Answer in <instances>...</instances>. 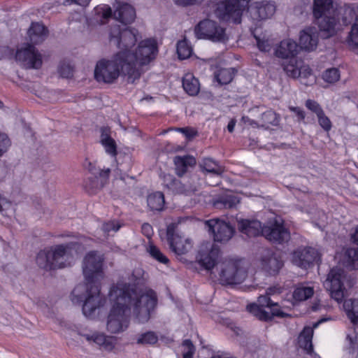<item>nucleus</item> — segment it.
I'll use <instances>...</instances> for the list:
<instances>
[{
    "label": "nucleus",
    "mask_w": 358,
    "mask_h": 358,
    "mask_svg": "<svg viewBox=\"0 0 358 358\" xmlns=\"http://www.w3.org/2000/svg\"><path fill=\"white\" fill-rule=\"evenodd\" d=\"M134 8L128 3L118 4L113 12V17L124 24L131 23L135 19Z\"/></svg>",
    "instance_id": "obj_22"
},
{
    "label": "nucleus",
    "mask_w": 358,
    "mask_h": 358,
    "mask_svg": "<svg viewBox=\"0 0 358 358\" xmlns=\"http://www.w3.org/2000/svg\"><path fill=\"white\" fill-rule=\"evenodd\" d=\"M183 346H185L187 348L188 350L185 353H190L192 352V355L194 354L195 348L194 345L192 344V341L189 339H186L182 342Z\"/></svg>",
    "instance_id": "obj_63"
},
{
    "label": "nucleus",
    "mask_w": 358,
    "mask_h": 358,
    "mask_svg": "<svg viewBox=\"0 0 358 358\" xmlns=\"http://www.w3.org/2000/svg\"><path fill=\"white\" fill-rule=\"evenodd\" d=\"M150 255L159 263L167 264L169 259L160 251V250L153 244H150L147 248Z\"/></svg>",
    "instance_id": "obj_42"
},
{
    "label": "nucleus",
    "mask_w": 358,
    "mask_h": 358,
    "mask_svg": "<svg viewBox=\"0 0 358 358\" xmlns=\"http://www.w3.org/2000/svg\"><path fill=\"white\" fill-rule=\"evenodd\" d=\"M348 43L352 48L358 47V23H355L348 37Z\"/></svg>",
    "instance_id": "obj_48"
},
{
    "label": "nucleus",
    "mask_w": 358,
    "mask_h": 358,
    "mask_svg": "<svg viewBox=\"0 0 358 358\" xmlns=\"http://www.w3.org/2000/svg\"><path fill=\"white\" fill-rule=\"evenodd\" d=\"M28 36L31 45L41 43L48 36V29L42 24L38 22H32L28 29Z\"/></svg>",
    "instance_id": "obj_25"
},
{
    "label": "nucleus",
    "mask_w": 358,
    "mask_h": 358,
    "mask_svg": "<svg viewBox=\"0 0 358 358\" xmlns=\"http://www.w3.org/2000/svg\"><path fill=\"white\" fill-rule=\"evenodd\" d=\"M313 330L310 327H306L298 337V345L303 349L307 353L310 354L313 351Z\"/></svg>",
    "instance_id": "obj_29"
},
{
    "label": "nucleus",
    "mask_w": 358,
    "mask_h": 358,
    "mask_svg": "<svg viewBox=\"0 0 358 358\" xmlns=\"http://www.w3.org/2000/svg\"><path fill=\"white\" fill-rule=\"evenodd\" d=\"M276 6L274 1H262L255 2L248 8V12L253 20H264L271 17L275 13Z\"/></svg>",
    "instance_id": "obj_19"
},
{
    "label": "nucleus",
    "mask_w": 358,
    "mask_h": 358,
    "mask_svg": "<svg viewBox=\"0 0 358 358\" xmlns=\"http://www.w3.org/2000/svg\"><path fill=\"white\" fill-rule=\"evenodd\" d=\"M299 50V46L295 41L291 39H286L282 41L277 45L275 50V55L279 58L287 59L296 57Z\"/></svg>",
    "instance_id": "obj_21"
},
{
    "label": "nucleus",
    "mask_w": 358,
    "mask_h": 358,
    "mask_svg": "<svg viewBox=\"0 0 358 358\" xmlns=\"http://www.w3.org/2000/svg\"><path fill=\"white\" fill-rule=\"evenodd\" d=\"M76 243L58 244L40 250L36 257L38 266L46 271L62 269L69 267L72 264V249Z\"/></svg>",
    "instance_id": "obj_4"
},
{
    "label": "nucleus",
    "mask_w": 358,
    "mask_h": 358,
    "mask_svg": "<svg viewBox=\"0 0 358 358\" xmlns=\"http://www.w3.org/2000/svg\"><path fill=\"white\" fill-rule=\"evenodd\" d=\"M306 106L313 112H314L317 115L318 114H322V112H323L322 108L315 101L308 99L306 101Z\"/></svg>",
    "instance_id": "obj_53"
},
{
    "label": "nucleus",
    "mask_w": 358,
    "mask_h": 358,
    "mask_svg": "<svg viewBox=\"0 0 358 358\" xmlns=\"http://www.w3.org/2000/svg\"><path fill=\"white\" fill-rule=\"evenodd\" d=\"M158 341L157 336L152 331H148L145 334H142L137 339V343L138 344H155Z\"/></svg>",
    "instance_id": "obj_44"
},
{
    "label": "nucleus",
    "mask_w": 358,
    "mask_h": 358,
    "mask_svg": "<svg viewBox=\"0 0 358 358\" xmlns=\"http://www.w3.org/2000/svg\"><path fill=\"white\" fill-rule=\"evenodd\" d=\"M203 171L220 176L224 172V168L211 158H205L200 164Z\"/></svg>",
    "instance_id": "obj_32"
},
{
    "label": "nucleus",
    "mask_w": 358,
    "mask_h": 358,
    "mask_svg": "<svg viewBox=\"0 0 358 358\" xmlns=\"http://www.w3.org/2000/svg\"><path fill=\"white\" fill-rule=\"evenodd\" d=\"M320 259L317 250L311 247L299 248L292 255V262L302 268H308Z\"/></svg>",
    "instance_id": "obj_16"
},
{
    "label": "nucleus",
    "mask_w": 358,
    "mask_h": 358,
    "mask_svg": "<svg viewBox=\"0 0 358 358\" xmlns=\"http://www.w3.org/2000/svg\"><path fill=\"white\" fill-rule=\"evenodd\" d=\"M344 260L346 266L358 270V248H348L345 251Z\"/></svg>",
    "instance_id": "obj_36"
},
{
    "label": "nucleus",
    "mask_w": 358,
    "mask_h": 358,
    "mask_svg": "<svg viewBox=\"0 0 358 358\" xmlns=\"http://www.w3.org/2000/svg\"><path fill=\"white\" fill-rule=\"evenodd\" d=\"M58 72L62 78H69L73 76V67L70 64L63 62L58 67Z\"/></svg>",
    "instance_id": "obj_49"
},
{
    "label": "nucleus",
    "mask_w": 358,
    "mask_h": 358,
    "mask_svg": "<svg viewBox=\"0 0 358 358\" xmlns=\"http://www.w3.org/2000/svg\"><path fill=\"white\" fill-rule=\"evenodd\" d=\"M352 242L358 245V226L356 227L355 232L352 234Z\"/></svg>",
    "instance_id": "obj_64"
},
{
    "label": "nucleus",
    "mask_w": 358,
    "mask_h": 358,
    "mask_svg": "<svg viewBox=\"0 0 358 358\" xmlns=\"http://www.w3.org/2000/svg\"><path fill=\"white\" fill-rule=\"evenodd\" d=\"M317 118L320 125L327 131H329L331 128V123L329 119L324 115V112L322 114H318Z\"/></svg>",
    "instance_id": "obj_52"
},
{
    "label": "nucleus",
    "mask_w": 358,
    "mask_h": 358,
    "mask_svg": "<svg viewBox=\"0 0 358 358\" xmlns=\"http://www.w3.org/2000/svg\"><path fill=\"white\" fill-rule=\"evenodd\" d=\"M176 129L182 132L189 139L196 136L197 134L194 129L189 127L177 128Z\"/></svg>",
    "instance_id": "obj_59"
},
{
    "label": "nucleus",
    "mask_w": 358,
    "mask_h": 358,
    "mask_svg": "<svg viewBox=\"0 0 358 358\" xmlns=\"http://www.w3.org/2000/svg\"><path fill=\"white\" fill-rule=\"evenodd\" d=\"M148 207L151 210H162L164 205L163 193L157 192L148 195L147 199Z\"/></svg>",
    "instance_id": "obj_34"
},
{
    "label": "nucleus",
    "mask_w": 358,
    "mask_h": 358,
    "mask_svg": "<svg viewBox=\"0 0 358 358\" xmlns=\"http://www.w3.org/2000/svg\"><path fill=\"white\" fill-rule=\"evenodd\" d=\"M127 61V55L121 51L110 59L98 61L94 69L95 80L99 83H113L122 73L128 76L130 82L134 83L139 78V73Z\"/></svg>",
    "instance_id": "obj_3"
},
{
    "label": "nucleus",
    "mask_w": 358,
    "mask_h": 358,
    "mask_svg": "<svg viewBox=\"0 0 358 358\" xmlns=\"http://www.w3.org/2000/svg\"><path fill=\"white\" fill-rule=\"evenodd\" d=\"M250 1V0H225L217 5L216 15L222 20L241 23L242 13Z\"/></svg>",
    "instance_id": "obj_8"
},
{
    "label": "nucleus",
    "mask_w": 358,
    "mask_h": 358,
    "mask_svg": "<svg viewBox=\"0 0 358 358\" xmlns=\"http://www.w3.org/2000/svg\"><path fill=\"white\" fill-rule=\"evenodd\" d=\"M176 173L182 177L189 167H193L196 164V159L190 155L176 156L174 157Z\"/></svg>",
    "instance_id": "obj_26"
},
{
    "label": "nucleus",
    "mask_w": 358,
    "mask_h": 358,
    "mask_svg": "<svg viewBox=\"0 0 358 358\" xmlns=\"http://www.w3.org/2000/svg\"><path fill=\"white\" fill-rule=\"evenodd\" d=\"M104 258L97 251H90L84 257L82 264L85 283L75 287L71 294L74 304L83 303V313L92 317L96 309L103 306L106 297L101 294L100 281L103 278Z\"/></svg>",
    "instance_id": "obj_2"
},
{
    "label": "nucleus",
    "mask_w": 358,
    "mask_h": 358,
    "mask_svg": "<svg viewBox=\"0 0 358 358\" xmlns=\"http://www.w3.org/2000/svg\"><path fill=\"white\" fill-rule=\"evenodd\" d=\"M183 189L188 190V192H182V194H185L186 196H190L198 191L197 185L191 182L184 183Z\"/></svg>",
    "instance_id": "obj_56"
},
{
    "label": "nucleus",
    "mask_w": 358,
    "mask_h": 358,
    "mask_svg": "<svg viewBox=\"0 0 358 358\" xmlns=\"http://www.w3.org/2000/svg\"><path fill=\"white\" fill-rule=\"evenodd\" d=\"M236 72L233 68L220 69L215 73V77L220 85H227L231 82Z\"/></svg>",
    "instance_id": "obj_37"
},
{
    "label": "nucleus",
    "mask_w": 358,
    "mask_h": 358,
    "mask_svg": "<svg viewBox=\"0 0 358 358\" xmlns=\"http://www.w3.org/2000/svg\"><path fill=\"white\" fill-rule=\"evenodd\" d=\"M343 306L351 322L358 324V299L346 300Z\"/></svg>",
    "instance_id": "obj_35"
},
{
    "label": "nucleus",
    "mask_w": 358,
    "mask_h": 358,
    "mask_svg": "<svg viewBox=\"0 0 358 358\" xmlns=\"http://www.w3.org/2000/svg\"><path fill=\"white\" fill-rule=\"evenodd\" d=\"M137 31L127 27L122 28L120 25H114L110 27L109 41L111 44L117 46L121 51L129 52L136 42Z\"/></svg>",
    "instance_id": "obj_10"
},
{
    "label": "nucleus",
    "mask_w": 358,
    "mask_h": 358,
    "mask_svg": "<svg viewBox=\"0 0 358 358\" xmlns=\"http://www.w3.org/2000/svg\"><path fill=\"white\" fill-rule=\"evenodd\" d=\"M194 31L198 38H206L213 42H224L227 40L224 29L210 20L200 22Z\"/></svg>",
    "instance_id": "obj_11"
},
{
    "label": "nucleus",
    "mask_w": 358,
    "mask_h": 358,
    "mask_svg": "<svg viewBox=\"0 0 358 358\" xmlns=\"http://www.w3.org/2000/svg\"><path fill=\"white\" fill-rule=\"evenodd\" d=\"M219 280L222 285L241 284L247 277V271L241 262L225 259L219 266Z\"/></svg>",
    "instance_id": "obj_7"
},
{
    "label": "nucleus",
    "mask_w": 358,
    "mask_h": 358,
    "mask_svg": "<svg viewBox=\"0 0 358 358\" xmlns=\"http://www.w3.org/2000/svg\"><path fill=\"white\" fill-rule=\"evenodd\" d=\"M93 343L103 346L106 349H110L113 346L110 338H107L103 334L94 332V338Z\"/></svg>",
    "instance_id": "obj_47"
},
{
    "label": "nucleus",
    "mask_w": 358,
    "mask_h": 358,
    "mask_svg": "<svg viewBox=\"0 0 358 358\" xmlns=\"http://www.w3.org/2000/svg\"><path fill=\"white\" fill-rule=\"evenodd\" d=\"M120 228V225L115 221H110L106 222L102 226V229L104 232H110L111 231H117Z\"/></svg>",
    "instance_id": "obj_54"
},
{
    "label": "nucleus",
    "mask_w": 358,
    "mask_h": 358,
    "mask_svg": "<svg viewBox=\"0 0 358 358\" xmlns=\"http://www.w3.org/2000/svg\"><path fill=\"white\" fill-rule=\"evenodd\" d=\"M300 76L299 77L301 78H308L311 75L312 71L310 69V67L307 65H304L303 62H301V64L300 65Z\"/></svg>",
    "instance_id": "obj_60"
},
{
    "label": "nucleus",
    "mask_w": 358,
    "mask_h": 358,
    "mask_svg": "<svg viewBox=\"0 0 358 358\" xmlns=\"http://www.w3.org/2000/svg\"><path fill=\"white\" fill-rule=\"evenodd\" d=\"M108 295L113 305L108 316L106 328L111 334H117L127 328V311L132 310L136 321L145 323L150 320L157 304V297L155 292L148 294H139L134 287H127L122 282L113 285Z\"/></svg>",
    "instance_id": "obj_1"
},
{
    "label": "nucleus",
    "mask_w": 358,
    "mask_h": 358,
    "mask_svg": "<svg viewBox=\"0 0 358 358\" xmlns=\"http://www.w3.org/2000/svg\"><path fill=\"white\" fill-rule=\"evenodd\" d=\"M262 126L276 125L278 123L277 114L272 110H268L261 116Z\"/></svg>",
    "instance_id": "obj_43"
},
{
    "label": "nucleus",
    "mask_w": 358,
    "mask_h": 358,
    "mask_svg": "<svg viewBox=\"0 0 358 358\" xmlns=\"http://www.w3.org/2000/svg\"><path fill=\"white\" fill-rule=\"evenodd\" d=\"M313 289L310 287H299L294 289L293 297L296 301H305L313 294Z\"/></svg>",
    "instance_id": "obj_40"
},
{
    "label": "nucleus",
    "mask_w": 358,
    "mask_h": 358,
    "mask_svg": "<svg viewBox=\"0 0 358 358\" xmlns=\"http://www.w3.org/2000/svg\"><path fill=\"white\" fill-rule=\"evenodd\" d=\"M121 52L125 53L127 62L138 71L140 77L142 73L141 67L155 59L158 52L157 43L155 39L148 38L139 43L134 53Z\"/></svg>",
    "instance_id": "obj_6"
},
{
    "label": "nucleus",
    "mask_w": 358,
    "mask_h": 358,
    "mask_svg": "<svg viewBox=\"0 0 358 358\" xmlns=\"http://www.w3.org/2000/svg\"><path fill=\"white\" fill-rule=\"evenodd\" d=\"M340 78V73L338 69L331 68L326 70L323 73V79L329 83H334L338 81Z\"/></svg>",
    "instance_id": "obj_46"
},
{
    "label": "nucleus",
    "mask_w": 358,
    "mask_h": 358,
    "mask_svg": "<svg viewBox=\"0 0 358 358\" xmlns=\"http://www.w3.org/2000/svg\"><path fill=\"white\" fill-rule=\"evenodd\" d=\"M333 11L332 0H314L313 16L320 18L325 15H330Z\"/></svg>",
    "instance_id": "obj_27"
},
{
    "label": "nucleus",
    "mask_w": 358,
    "mask_h": 358,
    "mask_svg": "<svg viewBox=\"0 0 358 358\" xmlns=\"http://www.w3.org/2000/svg\"><path fill=\"white\" fill-rule=\"evenodd\" d=\"M141 231L143 234L149 239L151 238L153 235L152 227L149 223H143L141 227Z\"/></svg>",
    "instance_id": "obj_58"
},
{
    "label": "nucleus",
    "mask_w": 358,
    "mask_h": 358,
    "mask_svg": "<svg viewBox=\"0 0 358 358\" xmlns=\"http://www.w3.org/2000/svg\"><path fill=\"white\" fill-rule=\"evenodd\" d=\"M182 87L190 96L196 95L200 90V85L198 79L192 74H187L182 79Z\"/></svg>",
    "instance_id": "obj_30"
},
{
    "label": "nucleus",
    "mask_w": 358,
    "mask_h": 358,
    "mask_svg": "<svg viewBox=\"0 0 358 358\" xmlns=\"http://www.w3.org/2000/svg\"><path fill=\"white\" fill-rule=\"evenodd\" d=\"M262 234L268 241L282 243L287 241L289 238V232L284 227L282 222L275 220L273 222L264 226L262 229Z\"/></svg>",
    "instance_id": "obj_17"
},
{
    "label": "nucleus",
    "mask_w": 358,
    "mask_h": 358,
    "mask_svg": "<svg viewBox=\"0 0 358 358\" xmlns=\"http://www.w3.org/2000/svg\"><path fill=\"white\" fill-rule=\"evenodd\" d=\"M289 108L296 114L298 117V120H303L305 118V113L301 108L289 106Z\"/></svg>",
    "instance_id": "obj_61"
},
{
    "label": "nucleus",
    "mask_w": 358,
    "mask_h": 358,
    "mask_svg": "<svg viewBox=\"0 0 358 358\" xmlns=\"http://www.w3.org/2000/svg\"><path fill=\"white\" fill-rule=\"evenodd\" d=\"M316 23L320 29V36L328 38L336 34V20L330 15H325L320 18H315Z\"/></svg>",
    "instance_id": "obj_20"
},
{
    "label": "nucleus",
    "mask_w": 358,
    "mask_h": 358,
    "mask_svg": "<svg viewBox=\"0 0 358 358\" xmlns=\"http://www.w3.org/2000/svg\"><path fill=\"white\" fill-rule=\"evenodd\" d=\"M112 139L110 137V129L109 127H103L101 128V143Z\"/></svg>",
    "instance_id": "obj_57"
},
{
    "label": "nucleus",
    "mask_w": 358,
    "mask_h": 358,
    "mask_svg": "<svg viewBox=\"0 0 358 358\" xmlns=\"http://www.w3.org/2000/svg\"><path fill=\"white\" fill-rule=\"evenodd\" d=\"M287 64H283V69L287 75L293 78H299L300 76V65L301 60H298L296 57H291Z\"/></svg>",
    "instance_id": "obj_33"
},
{
    "label": "nucleus",
    "mask_w": 358,
    "mask_h": 358,
    "mask_svg": "<svg viewBox=\"0 0 358 358\" xmlns=\"http://www.w3.org/2000/svg\"><path fill=\"white\" fill-rule=\"evenodd\" d=\"M258 48L263 52H268L270 50V45L265 41H257Z\"/></svg>",
    "instance_id": "obj_62"
},
{
    "label": "nucleus",
    "mask_w": 358,
    "mask_h": 358,
    "mask_svg": "<svg viewBox=\"0 0 358 358\" xmlns=\"http://www.w3.org/2000/svg\"><path fill=\"white\" fill-rule=\"evenodd\" d=\"M346 339L349 341L350 347L354 348L358 340L356 331L355 329H350L347 333Z\"/></svg>",
    "instance_id": "obj_55"
},
{
    "label": "nucleus",
    "mask_w": 358,
    "mask_h": 358,
    "mask_svg": "<svg viewBox=\"0 0 358 358\" xmlns=\"http://www.w3.org/2000/svg\"><path fill=\"white\" fill-rule=\"evenodd\" d=\"M102 187L99 182V179L96 176L87 178L84 182V188L90 194H96V192Z\"/></svg>",
    "instance_id": "obj_39"
},
{
    "label": "nucleus",
    "mask_w": 358,
    "mask_h": 358,
    "mask_svg": "<svg viewBox=\"0 0 358 358\" xmlns=\"http://www.w3.org/2000/svg\"><path fill=\"white\" fill-rule=\"evenodd\" d=\"M166 236L170 249L178 256L187 253L192 248L189 239H184L176 233V226L173 224L167 227Z\"/></svg>",
    "instance_id": "obj_15"
},
{
    "label": "nucleus",
    "mask_w": 358,
    "mask_h": 358,
    "mask_svg": "<svg viewBox=\"0 0 358 358\" xmlns=\"http://www.w3.org/2000/svg\"><path fill=\"white\" fill-rule=\"evenodd\" d=\"M258 260L261 269L269 275H277L284 265L281 257L268 248L261 250Z\"/></svg>",
    "instance_id": "obj_12"
},
{
    "label": "nucleus",
    "mask_w": 358,
    "mask_h": 358,
    "mask_svg": "<svg viewBox=\"0 0 358 358\" xmlns=\"http://www.w3.org/2000/svg\"><path fill=\"white\" fill-rule=\"evenodd\" d=\"M354 20H357V15L355 10L350 7L346 6L344 8L342 21L345 25L351 24Z\"/></svg>",
    "instance_id": "obj_45"
},
{
    "label": "nucleus",
    "mask_w": 358,
    "mask_h": 358,
    "mask_svg": "<svg viewBox=\"0 0 358 358\" xmlns=\"http://www.w3.org/2000/svg\"><path fill=\"white\" fill-rule=\"evenodd\" d=\"M239 203L238 199L233 194H224L219 196L213 201V206L215 208L229 209L236 207Z\"/></svg>",
    "instance_id": "obj_28"
},
{
    "label": "nucleus",
    "mask_w": 358,
    "mask_h": 358,
    "mask_svg": "<svg viewBox=\"0 0 358 358\" xmlns=\"http://www.w3.org/2000/svg\"><path fill=\"white\" fill-rule=\"evenodd\" d=\"M101 144L108 154L113 157H115L117 155V145L115 141L113 138L109 141H106V142H103Z\"/></svg>",
    "instance_id": "obj_51"
},
{
    "label": "nucleus",
    "mask_w": 358,
    "mask_h": 358,
    "mask_svg": "<svg viewBox=\"0 0 358 358\" xmlns=\"http://www.w3.org/2000/svg\"><path fill=\"white\" fill-rule=\"evenodd\" d=\"M15 58L27 69H38L43 64L41 54L29 43L17 50Z\"/></svg>",
    "instance_id": "obj_13"
},
{
    "label": "nucleus",
    "mask_w": 358,
    "mask_h": 358,
    "mask_svg": "<svg viewBox=\"0 0 358 358\" xmlns=\"http://www.w3.org/2000/svg\"><path fill=\"white\" fill-rule=\"evenodd\" d=\"M238 230L248 237H255L262 234V224L258 220H241L238 222Z\"/></svg>",
    "instance_id": "obj_23"
},
{
    "label": "nucleus",
    "mask_w": 358,
    "mask_h": 358,
    "mask_svg": "<svg viewBox=\"0 0 358 358\" xmlns=\"http://www.w3.org/2000/svg\"><path fill=\"white\" fill-rule=\"evenodd\" d=\"M164 183L166 186L176 194H182V192H188V190L183 189L184 182L175 178L173 176L168 174L164 176Z\"/></svg>",
    "instance_id": "obj_38"
},
{
    "label": "nucleus",
    "mask_w": 358,
    "mask_h": 358,
    "mask_svg": "<svg viewBox=\"0 0 358 358\" xmlns=\"http://www.w3.org/2000/svg\"><path fill=\"white\" fill-rule=\"evenodd\" d=\"M271 291L272 289L269 288L266 294L257 298V302L250 303L246 307V310L260 321L269 322L275 317L284 318L289 316L280 310L278 303L271 301L269 297Z\"/></svg>",
    "instance_id": "obj_5"
},
{
    "label": "nucleus",
    "mask_w": 358,
    "mask_h": 358,
    "mask_svg": "<svg viewBox=\"0 0 358 358\" xmlns=\"http://www.w3.org/2000/svg\"><path fill=\"white\" fill-rule=\"evenodd\" d=\"M11 145L7 134L0 132V157L6 153Z\"/></svg>",
    "instance_id": "obj_50"
},
{
    "label": "nucleus",
    "mask_w": 358,
    "mask_h": 358,
    "mask_svg": "<svg viewBox=\"0 0 358 358\" xmlns=\"http://www.w3.org/2000/svg\"><path fill=\"white\" fill-rule=\"evenodd\" d=\"M299 43L302 49L313 50L317 45V35L313 28L308 27L300 32Z\"/></svg>",
    "instance_id": "obj_24"
},
{
    "label": "nucleus",
    "mask_w": 358,
    "mask_h": 358,
    "mask_svg": "<svg viewBox=\"0 0 358 358\" xmlns=\"http://www.w3.org/2000/svg\"><path fill=\"white\" fill-rule=\"evenodd\" d=\"M220 252L219 247L215 244L202 245L196 256V261L206 270H211L217 263Z\"/></svg>",
    "instance_id": "obj_18"
},
{
    "label": "nucleus",
    "mask_w": 358,
    "mask_h": 358,
    "mask_svg": "<svg viewBox=\"0 0 358 358\" xmlns=\"http://www.w3.org/2000/svg\"><path fill=\"white\" fill-rule=\"evenodd\" d=\"M192 52V47L188 44L186 39L179 41L177 43V53L180 59L189 58Z\"/></svg>",
    "instance_id": "obj_41"
},
{
    "label": "nucleus",
    "mask_w": 358,
    "mask_h": 358,
    "mask_svg": "<svg viewBox=\"0 0 358 358\" xmlns=\"http://www.w3.org/2000/svg\"><path fill=\"white\" fill-rule=\"evenodd\" d=\"M346 280L345 271L340 267H334L324 282V286L329 292L331 297L337 302H341L344 298V283Z\"/></svg>",
    "instance_id": "obj_9"
},
{
    "label": "nucleus",
    "mask_w": 358,
    "mask_h": 358,
    "mask_svg": "<svg viewBox=\"0 0 358 358\" xmlns=\"http://www.w3.org/2000/svg\"><path fill=\"white\" fill-rule=\"evenodd\" d=\"M143 275V270L141 268H135L132 273L131 274V276L129 277L128 280L129 282H126L123 278L120 280L115 285H117L118 283L122 282L126 285L127 287H134L135 291L139 294H148V293L153 292L152 290H149L146 293H143L141 290H138L136 288V284L138 283V282L141 280V278Z\"/></svg>",
    "instance_id": "obj_31"
},
{
    "label": "nucleus",
    "mask_w": 358,
    "mask_h": 358,
    "mask_svg": "<svg viewBox=\"0 0 358 358\" xmlns=\"http://www.w3.org/2000/svg\"><path fill=\"white\" fill-rule=\"evenodd\" d=\"M206 224L208 227V231L213 232L215 242L226 243L235 233V229L232 225L219 219L207 220Z\"/></svg>",
    "instance_id": "obj_14"
}]
</instances>
